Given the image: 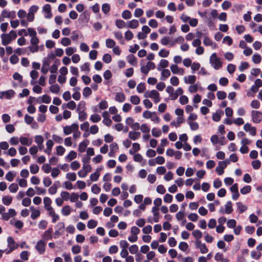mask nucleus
Instances as JSON below:
<instances>
[{
    "instance_id": "1",
    "label": "nucleus",
    "mask_w": 262,
    "mask_h": 262,
    "mask_svg": "<svg viewBox=\"0 0 262 262\" xmlns=\"http://www.w3.org/2000/svg\"><path fill=\"white\" fill-rule=\"evenodd\" d=\"M17 37V34L14 30H11L9 33H3L1 35L2 43L6 46L10 43Z\"/></svg>"
},
{
    "instance_id": "2",
    "label": "nucleus",
    "mask_w": 262,
    "mask_h": 262,
    "mask_svg": "<svg viewBox=\"0 0 262 262\" xmlns=\"http://www.w3.org/2000/svg\"><path fill=\"white\" fill-rule=\"evenodd\" d=\"M143 117L145 119H150L151 121L155 123L160 122V118L157 116L156 112H151L149 111H145L143 113Z\"/></svg>"
},
{
    "instance_id": "3",
    "label": "nucleus",
    "mask_w": 262,
    "mask_h": 262,
    "mask_svg": "<svg viewBox=\"0 0 262 262\" xmlns=\"http://www.w3.org/2000/svg\"><path fill=\"white\" fill-rule=\"evenodd\" d=\"M210 63L211 66L215 70H218L222 67V62L220 59L217 57L216 53H213L210 57Z\"/></svg>"
},
{
    "instance_id": "4",
    "label": "nucleus",
    "mask_w": 262,
    "mask_h": 262,
    "mask_svg": "<svg viewBox=\"0 0 262 262\" xmlns=\"http://www.w3.org/2000/svg\"><path fill=\"white\" fill-rule=\"evenodd\" d=\"M144 96L146 98H150L154 99L155 103H158L160 101V94L156 90H152L151 91H146Z\"/></svg>"
},
{
    "instance_id": "5",
    "label": "nucleus",
    "mask_w": 262,
    "mask_h": 262,
    "mask_svg": "<svg viewBox=\"0 0 262 262\" xmlns=\"http://www.w3.org/2000/svg\"><path fill=\"white\" fill-rule=\"evenodd\" d=\"M7 243L9 250L6 252L7 254H9L12 252L13 250L17 249L18 246V244L16 243L13 237L11 236H9L7 238Z\"/></svg>"
},
{
    "instance_id": "6",
    "label": "nucleus",
    "mask_w": 262,
    "mask_h": 262,
    "mask_svg": "<svg viewBox=\"0 0 262 262\" xmlns=\"http://www.w3.org/2000/svg\"><path fill=\"white\" fill-rule=\"evenodd\" d=\"M56 230L54 232V237L58 238L59 236L63 233L65 228V225L63 222L58 223L55 226Z\"/></svg>"
},
{
    "instance_id": "7",
    "label": "nucleus",
    "mask_w": 262,
    "mask_h": 262,
    "mask_svg": "<svg viewBox=\"0 0 262 262\" xmlns=\"http://www.w3.org/2000/svg\"><path fill=\"white\" fill-rule=\"evenodd\" d=\"M79 128V126L76 123H73L71 125H67L63 127V131L65 135L71 134L74 130H76Z\"/></svg>"
},
{
    "instance_id": "8",
    "label": "nucleus",
    "mask_w": 262,
    "mask_h": 262,
    "mask_svg": "<svg viewBox=\"0 0 262 262\" xmlns=\"http://www.w3.org/2000/svg\"><path fill=\"white\" fill-rule=\"evenodd\" d=\"M228 164H229V161L228 160L220 161L219 162L218 166L215 168V170L219 175L221 176L223 174L224 169L226 167Z\"/></svg>"
},
{
    "instance_id": "9",
    "label": "nucleus",
    "mask_w": 262,
    "mask_h": 262,
    "mask_svg": "<svg viewBox=\"0 0 262 262\" xmlns=\"http://www.w3.org/2000/svg\"><path fill=\"white\" fill-rule=\"evenodd\" d=\"M251 116L254 123H258L262 120V113L257 111H252Z\"/></svg>"
},
{
    "instance_id": "10",
    "label": "nucleus",
    "mask_w": 262,
    "mask_h": 262,
    "mask_svg": "<svg viewBox=\"0 0 262 262\" xmlns=\"http://www.w3.org/2000/svg\"><path fill=\"white\" fill-rule=\"evenodd\" d=\"M35 249L40 254H43L46 250V243L42 240L38 241Z\"/></svg>"
},
{
    "instance_id": "11",
    "label": "nucleus",
    "mask_w": 262,
    "mask_h": 262,
    "mask_svg": "<svg viewBox=\"0 0 262 262\" xmlns=\"http://www.w3.org/2000/svg\"><path fill=\"white\" fill-rule=\"evenodd\" d=\"M14 94L15 92L12 90L0 92V99H2L5 96L6 99H10L13 97Z\"/></svg>"
},
{
    "instance_id": "12",
    "label": "nucleus",
    "mask_w": 262,
    "mask_h": 262,
    "mask_svg": "<svg viewBox=\"0 0 262 262\" xmlns=\"http://www.w3.org/2000/svg\"><path fill=\"white\" fill-rule=\"evenodd\" d=\"M244 129L245 132H249L253 136L256 135V128L252 126L249 123H247L244 125Z\"/></svg>"
},
{
    "instance_id": "13",
    "label": "nucleus",
    "mask_w": 262,
    "mask_h": 262,
    "mask_svg": "<svg viewBox=\"0 0 262 262\" xmlns=\"http://www.w3.org/2000/svg\"><path fill=\"white\" fill-rule=\"evenodd\" d=\"M42 10L45 13V16L46 18L49 19L51 18L52 15L51 13V7L49 4L45 5L42 8Z\"/></svg>"
},
{
    "instance_id": "14",
    "label": "nucleus",
    "mask_w": 262,
    "mask_h": 262,
    "mask_svg": "<svg viewBox=\"0 0 262 262\" xmlns=\"http://www.w3.org/2000/svg\"><path fill=\"white\" fill-rule=\"evenodd\" d=\"M196 247L200 249L201 252L203 254L206 253L208 251L206 245L202 243L201 241H196Z\"/></svg>"
},
{
    "instance_id": "15",
    "label": "nucleus",
    "mask_w": 262,
    "mask_h": 262,
    "mask_svg": "<svg viewBox=\"0 0 262 262\" xmlns=\"http://www.w3.org/2000/svg\"><path fill=\"white\" fill-rule=\"evenodd\" d=\"M19 142L20 144L23 145L25 146H30L32 143V141L31 139H29L27 137L20 136L19 138Z\"/></svg>"
},
{
    "instance_id": "16",
    "label": "nucleus",
    "mask_w": 262,
    "mask_h": 262,
    "mask_svg": "<svg viewBox=\"0 0 262 262\" xmlns=\"http://www.w3.org/2000/svg\"><path fill=\"white\" fill-rule=\"evenodd\" d=\"M2 16L4 18H14L15 17V11H9L7 10H4L2 12Z\"/></svg>"
},
{
    "instance_id": "17",
    "label": "nucleus",
    "mask_w": 262,
    "mask_h": 262,
    "mask_svg": "<svg viewBox=\"0 0 262 262\" xmlns=\"http://www.w3.org/2000/svg\"><path fill=\"white\" fill-rule=\"evenodd\" d=\"M203 43L206 46H211L213 49H215L217 47V45L215 43H213L206 35L204 37Z\"/></svg>"
},
{
    "instance_id": "18",
    "label": "nucleus",
    "mask_w": 262,
    "mask_h": 262,
    "mask_svg": "<svg viewBox=\"0 0 262 262\" xmlns=\"http://www.w3.org/2000/svg\"><path fill=\"white\" fill-rule=\"evenodd\" d=\"M102 170V168H97L96 172L93 173L90 176V179L92 181H97L100 176V172Z\"/></svg>"
},
{
    "instance_id": "19",
    "label": "nucleus",
    "mask_w": 262,
    "mask_h": 262,
    "mask_svg": "<svg viewBox=\"0 0 262 262\" xmlns=\"http://www.w3.org/2000/svg\"><path fill=\"white\" fill-rule=\"evenodd\" d=\"M184 81L187 84H194L196 81V76L194 75H189L184 77Z\"/></svg>"
},
{
    "instance_id": "20",
    "label": "nucleus",
    "mask_w": 262,
    "mask_h": 262,
    "mask_svg": "<svg viewBox=\"0 0 262 262\" xmlns=\"http://www.w3.org/2000/svg\"><path fill=\"white\" fill-rule=\"evenodd\" d=\"M168 61L166 59H161L159 62V64L157 66V70L158 71H161L163 69L166 68L168 66Z\"/></svg>"
},
{
    "instance_id": "21",
    "label": "nucleus",
    "mask_w": 262,
    "mask_h": 262,
    "mask_svg": "<svg viewBox=\"0 0 262 262\" xmlns=\"http://www.w3.org/2000/svg\"><path fill=\"white\" fill-rule=\"evenodd\" d=\"M151 211L154 214V221L156 223L159 222V208L157 207H153Z\"/></svg>"
},
{
    "instance_id": "22",
    "label": "nucleus",
    "mask_w": 262,
    "mask_h": 262,
    "mask_svg": "<svg viewBox=\"0 0 262 262\" xmlns=\"http://www.w3.org/2000/svg\"><path fill=\"white\" fill-rule=\"evenodd\" d=\"M224 112L221 110H218L216 111L212 115V119L215 121L218 122L220 120L222 115H223Z\"/></svg>"
},
{
    "instance_id": "23",
    "label": "nucleus",
    "mask_w": 262,
    "mask_h": 262,
    "mask_svg": "<svg viewBox=\"0 0 262 262\" xmlns=\"http://www.w3.org/2000/svg\"><path fill=\"white\" fill-rule=\"evenodd\" d=\"M115 100L118 102L122 103L125 100V96L122 92H118L116 94Z\"/></svg>"
},
{
    "instance_id": "24",
    "label": "nucleus",
    "mask_w": 262,
    "mask_h": 262,
    "mask_svg": "<svg viewBox=\"0 0 262 262\" xmlns=\"http://www.w3.org/2000/svg\"><path fill=\"white\" fill-rule=\"evenodd\" d=\"M141 133L139 132L130 131L128 134L129 138L132 140H136L140 137Z\"/></svg>"
},
{
    "instance_id": "25",
    "label": "nucleus",
    "mask_w": 262,
    "mask_h": 262,
    "mask_svg": "<svg viewBox=\"0 0 262 262\" xmlns=\"http://www.w3.org/2000/svg\"><path fill=\"white\" fill-rule=\"evenodd\" d=\"M139 26V22L137 19H132L127 23V27L130 29H136Z\"/></svg>"
},
{
    "instance_id": "26",
    "label": "nucleus",
    "mask_w": 262,
    "mask_h": 262,
    "mask_svg": "<svg viewBox=\"0 0 262 262\" xmlns=\"http://www.w3.org/2000/svg\"><path fill=\"white\" fill-rule=\"evenodd\" d=\"M52 232H53L52 229L51 228H49L47 230H46L44 232V233L42 235V238L46 240L52 239Z\"/></svg>"
},
{
    "instance_id": "27",
    "label": "nucleus",
    "mask_w": 262,
    "mask_h": 262,
    "mask_svg": "<svg viewBox=\"0 0 262 262\" xmlns=\"http://www.w3.org/2000/svg\"><path fill=\"white\" fill-rule=\"evenodd\" d=\"M51 202H52V201L49 198H48V197L44 198L43 203L45 205V208H46V210H51V208H53L51 206Z\"/></svg>"
},
{
    "instance_id": "28",
    "label": "nucleus",
    "mask_w": 262,
    "mask_h": 262,
    "mask_svg": "<svg viewBox=\"0 0 262 262\" xmlns=\"http://www.w3.org/2000/svg\"><path fill=\"white\" fill-rule=\"evenodd\" d=\"M161 80H164L170 75V72L168 69H163L161 70Z\"/></svg>"
},
{
    "instance_id": "29",
    "label": "nucleus",
    "mask_w": 262,
    "mask_h": 262,
    "mask_svg": "<svg viewBox=\"0 0 262 262\" xmlns=\"http://www.w3.org/2000/svg\"><path fill=\"white\" fill-rule=\"evenodd\" d=\"M88 142L89 141L88 140H85L80 143L78 149L80 152H83L85 151L86 147L88 146Z\"/></svg>"
},
{
    "instance_id": "30",
    "label": "nucleus",
    "mask_w": 262,
    "mask_h": 262,
    "mask_svg": "<svg viewBox=\"0 0 262 262\" xmlns=\"http://www.w3.org/2000/svg\"><path fill=\"white\" fill-rule=\"evenodd\" d=\"M225 212L227 214H230L233 211L232 204L231 202L228 201L225 205Z\"/></svg>"
},
{
    "instance_id": "31",
    "label": "nucleus",
    "mask_w": 262,
    "mask_h": 262,
    "mask_svg": "<svg viewBox=\"0 0 262 262\" xmlns=\"http://www.w3.org/2000/svg\"><path fill=\"white\" fill-rule=\"evenodd\" d=\"M12 196L10 195H6L3 198L2 202L4 205L9 206L12 203Z\"/></svg>"
},
{
    "instance_id": "32",
    "label": "nucleus",
    "mask_w": 262,
    "mask_h": 262,
    "mask_svg": "<svg viewBox=\"0 0 262 262\" xmlns=\"http://www.w3.org/2000/svg\"><path fill=\"white\" fill-rule=\"evenodd\" d=\"M71 207L69 205L64 206L61 209V213L64 216H68L71 213Z\"/></svg>"
},
{
    "instance_id": "33",
    "label": "nucleus",
    "mask_w": 262,
    "mask_h": 262,
    "mask_svg": "<svg viewBox=\"0 0 262 262\" xmlns=\"http://www.w3.org/2000/svg\"><path fill=\"white\" fill-rule=\"evenodd\" d=\"M183 122V118L182 117H178L176 121H172L170 123L171 125L176 127H179L180 124Z\"/></svg>"
},
{
    "instance_id": "34",
    "label": "nucleus",
    "mask_w": 262,
    "mask_h": 262,
    "mask_svg": "<svg viewBox=\"0 0 262 262\" xmlns=\"http://www.w3.org/2000/svg\"><path fill=\"white\" fill-rule=\"evenodd\" d=\"M128 62L133 66L137 64V58L133 55H129L127 57Z\"/></svg>"
},
{
    "instance_id": "35",
    "label": "nucleus",
    "mask_w": 262,
    "mask_h": 262,
    "mask_svg": "<svg viewBox=\"0 0 262 262\" xmlns=\"http://www.w3.org/2000/svg\"><path fill=\"white\" fill-rule=\"evenodd\" d=\"M130 101L132 104H133L134 105H137L140 103V99L138 96L133 95V96H130Z\"/></svg>"
},
{
    "instance_id": "36",
    "label": "nucleus",
    "mask_w": 262,
    "mask_h": 262,
    "mask_svg": "<svg viewBox=\"0 0 262 262\" xmlns=\"http://www.w3.org/2000/svg\"><path fill=\"white\" fill-rule=\"evenodd\" d=\"M192 235L195 238L196 241H200L202 237V233L199 230H194L192 233Z\"/></svg>"
},
{
    "instance_id": "37",
    "label": "nucleus",
    "mask_w": 262,
    "mask_h": 262,
    "mask_svg": "<svg viewBox=\"0 0 262 262\" xmlns=\"http://www.w3.org/2000/svg\"><path fill=\"white\" fill-rule=\"evenodd\" d=\"M236 206L239 210V213H242L247 209V207L244 205L242 202H238L236 203Z\"/></svg>"
},
{
    "instance_id": "38",
    "label": "nucleus",
    "mask_w": 262,
    "mask_h": 262,
    "mask_svg": "<svg viewBox=\"0 0 262 262\" xmlns=\"http://www.w3.org/2000/svg\"><path fill=\"white\" fill-rule=\"evenodd\" d=\"M50 91L55 94H57L60 91V87L57 84H52L50 87Z\"/></svg>"
},
{
    "instance_id": "39",
    "label": "nucleus",
    "mask_w": 262,
    "mask_h": 262,
    "mask_svg": "<svg viewBox=\"0 0 262 262\" xmlns=\"http://www.w3.org/2000/svg\"><path fill=\"white\" fill-rule=\"evenodd\" d=\"M105 43L106 46L108 48H112L113 47H114L116 45L115 41L110 38H107L105 40Z\"/></svg>"
},
{
    "instance_id": "40",
    "label": "nucleus",
    "mask_w": 262,
    "mask_h": 262,
    "mask_svg": "<svg viewBox=\"0 0 262 262\" xmlns=\"http://www.w3.org/2000/svg\"><path fill=\"white\" fill-rule=\"evenodd\" d=\"M121 16L125 19H130L132 17V13L129 10H126L122 12Z\"/></svg>"
},
{
    "instance_id": "41",
    "label": "nucleus",
    "mask_w": 262,
    "mask_h": 262,
    "mask_svg": "<svg viewBox=\"0 0 262 262\" xmlns=\"http://www.w3.org/2000/svg\"><path fill=\"white\" fill-rule=\"evenodd\" d=\"M115 25L119 29L123 28L126 26L125 21L121 19H117L115 21Z\"/></svg>"
},
{
    "instance_id": "42",
    "label": "nucleus",
    "mask_w": 262,
    "mask_h": 262,
    "mask_svg": "<svg viewBox=\"0 0 262 262\" xmlns=\"http://www.w3.org/2000/svg\"><path fill=\"white\" fill-rule=\"evenodd\" d=\"M138 246L137 245H132L128 247L130 253L132 254H136L138 251Z\"/></svg>"
},
{
    "instance_id": "43",
    "label": "nucleus",
    "mask_w": 262,
    "mask_h": 262,
    "mask_svg": "<svg viewBox=\"0 0 262 262\" xmlns=\"http://www.w3.org/2000/svg\"><path fill=\"white\" fill-rule=\"evenodd\" d=\"M90 120L94 123H96L100 121L101 117L100 115L98 114H93L92 115L90 118Z\"/></svg>"
},
{
    "instance_id": "44",
    "label": "nucleus",
    "mask_w": 262,
    "mask_h": 262,
    "mask_svg": "<svg viewBox=\"0 0 262 262\" xmlns=\"http://www.w3.org/2000/svg\"><path fill=\"white\" fill-rule=\"evenodd\" d=\"M30 169L31 173L36 174L38 172L39 168L36 164H32L30 165Z\"/></svg>"
},
{
    "instance_id": "45",
    "label": "nucleus",
    "mask_w": 262,
    "mask_h": 262,
    "mask_svg": "<svg viewBox=\"0 0 262 262\" xmlns=\"http://www.w3.org/2000/svg\"><path fill=\"white\" fill-rule=\"evenodd\" d=\"M17 151L14 147L10 148L7 152H4V154L9 155L11 157H14L16 155Z\"/></svg>"
},
{
    "instance_id": "46",
    "label": "nucleus",
    "mask_w": 262,
    "mask_h": 262,
    "mask_svg": "<svg viewBox=\"0 0 262 262\" xmlns=\"http://www.w3.org/2000/svg\"><path fill=\"white\" fill-rule=\"evenodd\" d=\"M9 189L11 192L15 193L17 192L18 189V185L16 183H12L9 186Z\"/></svg>"
},
{
    "instance_id": "47",
    "label": "nucleus",
    "mask_w": 262,
    "mask_h": 262,
    "mask_svg": "<svg viewBox=\"0 0 262 262\" xmlns=\"http://www.w3.org/2000/svg\"><path fill=\"white\" fill-rule=\"evenodd\" d=\"M97 225V222L94 220H90L88 221L87 226L90 229H93Z\"/></svg>"
},
{
    "instance_id": "48",
    "label": "nucleus",
    "mask_w": 262,
    "mask_h": 262,
    "mask_svg": "<svg viewBox=\"0 0 262 262\" xmlns=\"http://www.w3.org/2000/svg\"><path fill=\"white\" fill-rule=\"evenodd\" d=\"M252 61L256 64L259 63L261 61V56L259 54H254L252 57Z\"/></svg>"
},
{
    "instance_id": "49",
    "label": "nucleus",
    "mask_w": 262,
    "mask_h": 262,
    "mask_svg": "<svg viewBox=\"0 0 262 262\" xmlns=\"http://www.w3.org/2000/svg\"><path fill=\"white\" fill-rule=\"evenodd\" d=\"M15 176V173H13L11 171H9L6 175V179L9 182L13 180Z\"/></svg>"
},
{
    "instance_id": "50",
    "label": "nucleus",
    "mask_w": 262,
    "mask_h": 262,
    "mask_svg": "<svg viewBox=\"0 0 262 262\" xmlns=\"http://www.w3.org/2000/svg\"><path fill=\"white\" fill-rule=\"evenodd\" d=\"M251 190V187L250 186H246L242 188L240 191L241 193L243 194H246L248 193H249Z\"/></svg>"
},
{
    "instance_id": "51",
    "label": "nucleus",
    "mask_w": 262,
    "mask_h": 262,
    "mask_svg": "<svg viewBox=\"0 0 262 262\" xmlns=\"http://www.w3.org/2000/svg\"><path fill=\"white\" fill-rule=\"evenodd\" d=\"M66 178L69 180L74 181L76 179V174L74 172H69L67 173Z\"/></svg>"
},
{
    "instance_id": "52",
    "label": "nucleus",
    "mask_w": 262,
    "mask_h": 262,
    "mask_svg": "<svg viewBox=\"0 0 262 262\" xmlns=\"http://www.w3.org/2000/svg\"><path fill=\"white\" fill-rule=\"evenodd\" d=\"M92 94V90L89 87H85L83 91V96L88 97Z\"/></svg>"
},
{
    "instance_id": "53",
    "label": "nucleus",
    "mask_w": 262,
    "mask_h": 262,
    "mask_svg": "<svg viewBox=\"0 0 262 262\" xmlns=\"http://www.w3.org/2000/svg\"><path fill=\"white\" fill-rule=\"evenodd\" d=\"M152 135L155 137H160L161 135V132L159 129L153 128L151 130Z\"/></svg>"
},
{
    "instance_id": "54",
    "label": "nucleus",
    "mask_w": 262,
    "mask_h": 262,
    "mask_svg": "<svg viewBox=\"0 0 262 262\" xmlns=\"http://www.w3.org/2000/svg\"><path fill=\"white\" fill-rule=\"evenodd\" d=\"M70 193L67 191H62L60 193L61 198L63 201H68L70 199Z\"/></svg>"
},
{
    "instance_id": "55",
    "label": "nucleus",
    "mask_w": 262,
    "mask_h": 262,
    "mask_svg": "<svg viewBox=\"0 0 262 262\" xmlns=\"http://www.w3.org/2000/svg\"><path fill=\"white\" fill-rule=\"evenodd\" d=\"M65 150V148L61 145L58 146L56 147V154L59 156L63 155Z\"/></svg>"
},
{
    "instance_id": "56",
    "label": "nucleus",
    "mask_w": 262,
    "mask_h": 262,
    "mask_svg": "<svg viewBox=\"0 0 262 262\" xmlns=\"http://www.w3.org/2000/svg\"><path fill=\"white\" fill-rule=\"evenodd\" d=\"M201 65L199 63L193 62L191 65L192 73H194L195 71L198 70L200 68Z\"/></svg>"
},
{
    "instance_id": "57",
    "label": "nucleus",
    "mask_w": 262,
    "mask_h": 262,
    "mask_svg": "<svg viewBox=\"0 0 262 262\" xmlns=\"http://www.w3.org/2000/svg\"><path fill=\"white\" fill-rule=\"evenodd\" d=\"M70 166L73 170H76L80 167V164L78 161H74L71 163Z\"/></svg>"
},
{
    "instance_id": "58",
    "label": "nucleus",
    "mask_w": 262,
    "mask_h": 262,
    "mask_svg": "<svg viewBox=\"0 0 262 262\" xmlns=\"http://www.w3.org/2000/svg\"><path fill=\"white\" fill-rule=\"evenodd\" d=\"M102 60L104 62L108 63L112 61V57L110 54L106 53L103 55Z\"/></svg>"
},
{
    "instance_id": "59",
    "label": "nucleus",
    "mask_w": 262,
    "mask_h": 262,
    "mask_svg": "<svg viewBox=\"0 0 262 262\" xmlns=\"http://www.w3.org/2000/svg\"><path fill=\"white\" fill-rule=\"evenodd\" d=\"M77 154L74 151H71L68 156H67V159L69 161H71L76 158Z\"/></svg>"
},
{
    "instance_id": "60",
    "label": "nucleus",
    "mask_w": 262,
    "mask_h": 262,
    "mask_svg": "<svg viewBox=\"0 0 262 262\" xmlns=\"http://www.w3.org/2000/svg\"><path fill=\"white\" fill-rule=\"evenodd\" d=\"M188 218L191 221L195 222L198 220L199 216L196 213H191L188 215Z\"/></svg>"
},
{
    "instance_id": "61",
    "label": "nucleus",
    "mask_w": 262,
    "mask_h": 262,
    "mask_svg": "<svg viewBox=\"0 0 262 262\" xmlns=\"http://www.w3.org/2000/svg\"><path fill=\"white\" fill-rule=\"evenodd\" d=\"M143 10L141 8H136L134 12V16L136 17H140L143 14Z\"/></svg>"
},
{
    "instance_id": "62",
    "label": "nucleus",
    "mask_w": 262,
    "mask_h": 262,
    "mask_svg": "<svg viewBox=\"0 0 262 262\" xmlns=\"http://www.w3.org/2000/svg\"><path fill=\"white\" fill-rule=\"evenodd\" d=\"M29 252L27 251H23L20 254V257L24 260H27L28 259V256Z\"/></svg>"
},
{
    "instance_id": "63",
    "label": "nucleus",
    "mask_w": 262,
    "mask_h": 262,
    "mask_svg": "<svg viewBox=\"0 0 262 262\" xmlns=\"http://www.w3.org/2000/svg\"><path fill=\"white\" fill-rule=\"evenodd\" d=\"M169 54V52L165 49H161L159 52V56L161 57H167Z\"/></svg>"
},
{
    "instance_id": "64",
    "label": "nucleus",
    "mask_w": 262,
    "mask_h": 262,
    "mask_svg": "<svg viewBox=\"0 0 262 262\" xmlns=\"http://www.w3.org/2000/svg\"><path fill=\"white\" fill-rule=\"evenodd\" d=\"M102 11L105 13L107 14L110 11V6L108 4H103L102 6Z\"/></svg>"
}]
</instances>
